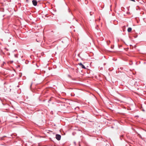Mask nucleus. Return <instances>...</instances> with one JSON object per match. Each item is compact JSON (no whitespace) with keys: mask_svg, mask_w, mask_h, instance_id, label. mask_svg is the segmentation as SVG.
<instances>
[{"mask_svg":"<svg viewBox=\"0 0 146 146\" xmlns=\"http://www.w3.org/2000/svg\"><path fill=\"white\" fill-rule=\"evenodd\" d=\"M15 117H16V118H18V117H17V116H16Z\"/></svg>","mask_w":146,"mask_h":146,"instance_id":"obj_13","label":"nucleus"},{"mask_svg":"<svg viewBox=\"0 0 146 146\" xmlns=\"http://www.w3.org/2000/svg\"><path fill=\"white\" fill-rule=\"evenodd\" d=\"M51 101L50 100H49L48 101V103H49Z\"/></svg>","mask_w":146,"mask_h":146,"instance_id":"obj_10","label":"nucleus"},{"mask_svg":"<svg viewBox=\"0 0 146 146\" xmlns=\"http://www.w3.org/2000/svg\"><path fill=\"white\" fill-rule=\"evenodd\" d=\"M111 127V128H113V127Z\"/></svg>","mask_w":146,"mask_h":146,"instance_id":"obj_21","label":"nucleus"},{"mask_svg":"<svg viewBox=\"0 0 146 146\" xmlns=\"http://www.w3.org/2000/svg\"><path fill=\"white\" fill-rule=\"evenodd\" d=\"M120 69H123V68H122V67H121L120 68Z\"/></svg>","mask_w":146,"mask_h":146,"instance_id":"obj_11","label":"nucleus"},{"mask_svg":"<svg viewBox=\"0 0 146 146\" xmlns=\"http://www.w3.org/2000/svg\"><path fill=\"white\" fill-rule=\"evenodd\" d=\"M4 64H5V62H3V65H4Z\"/></svg>","mask_w":146,"mask_h":146,"instance_id":"obj_12","label":"nucleus"},{"mask_svg":"<svg viewBox=\"0 0 146 146\" xmlns=\"http://www.w3.org/2000/svg\"><path fill=\"white\" fill-rule=\"evenodd\" d=\"M133 63L132 62H131L130 63H129V64L130 65H132V64Z\"/></svg>","mask_w":146,"mask_h":146,"instance_id":"obj_8","label":"nucleus"},{"mask_svg":"<svg viewBox=\"0 0 146 146\" xmlns=\"http://www.w3.org/2000/svg\"><path fill=\"white\" fill-rule=\"evenodd\" d=\"M132 30V28L131 27H129L127 29V31L128 32H130Z\"/></svg>","mask_w":146,"mask_h":146,"instance_id":"obj_4","label":"nucleus"},{"mask_svg":"<svg viewBox=\"0 0 146 146\" xmlns=\"http://www.w3.org/2000/svg\"><path fill=\"white\" fill-rule=\"evenodd\" d=\"M123 135H121V136L123 137Z\"/></svg>","mask_w":146,"mask_h":146,"instance_id":"obj_22","label":"nucleus"},{"mask_svg":"<svg viewBox=\"0 0 146 146\" xmlns=\"http://www.w3.org/2000/svg\"><path fill=\"white\" fill-rule=\"evenodd\" d=\"M143 111H145V110H143Z\"/></svg>","mask_w":146,"mask_h":146,"instance_id":"obj_17","label":"nucleus"},{"mask_svg":"<svg viewBox=\"0 0 146 146\" xmlns=\"http://www.w3.org/2000/svg\"><path fill=\"white\" fill-rule=\"evenodd\" d=\"M90 15L91 16H92V15L94 13L92 12H90Z\"/></svg>","mask_w":146,"mask_h":146,"instance_id":"obj_6","label":"nucleus"},{"mask_svg":"<svg viewBox=\"0 0 146 146\" xmlns=\"http://www.w3.org/2000/svg\"><path fill=\"white\" fill-rule=\"evenodd\" d=\"M32 85V84H31V86Z\"/></svg>","mask_w":146,"mask_h":146,"instance_id":"obj_20","label":"nucleus"},{"mask_svg":"<svg viewBox=\"0 0 146 146\" xmlns=\"http://www.w3.org/2000/svg\"><path fill=\"white\" fill-rule=\"evenodd\" d=\"M61 136L60 135L56 134V138L58 141L60 140L61 139Z\"/></svg>","mask_w":146,"mask_h":146,"instance_id":"obj_1","label":"nucleus"},{"mask_svg":"<svg viewBox=\"0 0 146 146\" xmlns=\"http://www.w3.org/2000/svg\"><path fill=\"white\" fill-rule=\"evenodd\" d=\"M130 1H133V2H135V0H130Z\"/></svg>","mask_w":146,"mask_h":146,"instance_id":"obj_9","label":"nucleus"},{"mask_svg":"<svg viewBox=\"0 0 146 146\" xmlns=\"http://www.w3.org/2000/svg\"><path fill=\"white\" fill-rule=\"evenodd\" d=\"M78 64L81 66V68H84V69H86V68L85 67V66L82 64L81 63H80Z\"/></svg>","mask_w":146,"mask_h":146,"instance_id":"obj_3","label":"nucleus"},{"mask_svg":"<svg viewBox=\"0 0 146 146\" xmlns=\"http://www.w3.org/2000/svg\"><path fill=\"white\" fill-rule=\"evenodd\" d=\"M79 146H81V145H80V144H79Z\"/></svg>","mask_w":146,"mask_h":146,"instance_id":"obj_16","label":"nucleus"},{"mask_svg":"<svg viewBox=\"0 0 146 146\" xmlns=\"http://www.w3.org/2000/svg\"><path fill=\"white\" fill-rule=\"evenodd\" d=\"M14 56H15V57H16V58H17V54H15Z\"/></svg>","mask_w":146,"mask_h":146,"instance_id":"obj_7","label":"nucleus"},{"mask_svg":"<svg viewBox=\"0 0 146 146\" xmlns=\"http://www.w3.org/2000/svg\"><path fill=\"white\" fill-rule=\"evenodd\" d=\"M32 3L34 6H36L37 5V2L36 0H33L32 1Z\"/></svg>","mask_w":146,"mask_h":146,"instance_id":"obj_2","label":"nucleus"},{"mask_svg":"<svg viewBox=\"0 0 146 146\" xmlns=\"http://www.w3.org/2000/svg\"><path fill=\"white\" fill-rule=\"evenodd\" d=\"M74 143L75 144V145L76 144V142H74Z\"/></svg>","mask_w":146,"mask_h":146,"instance_id":"obj_14","label":"nucleus"},{"mask_svg":"<svg viewBox=\"0 0 146 146\" xmlns=\"http://www.w3.org/2000/svg\"><path fill=\"white\" fill-rule=\"evenodd\" d=\"M36 40L37 42H39V41H38V40H37V39Z\"/></svg>","mask_w":146,"mask_h":146,"instance_id":"obj_15","label":"nucleus"},{"mask_svg":"<svg viewBox=\"0 0 146 146\" xmlns=\"http://www.w3.org/2000/svg\"><path fill=\"white\" fill-rule=\"evenodd\" d=\"M26 1L27 2L28 1V0H26Z\"/></svg>","mask_w":146,"mask_h":146,"instance_id":"obj_18","label":"nucleus"},{"mask_svg":"<svg viewBox=\"0 0 146 146\" xmlns=\"http://www.w3.org/2000/svg\"><path fill=\"white\" fill-rule=\"evenodd\" d=\"M137 134H138V136L140 137L141 139H143V138L142 137V136H141V135L139 133H137Z\"/></svg>","mask_w":146,"mask_h":146,"instance_id":"obj_5","label":"nucleus"},{"mask_svg":"<svg viewBox=\"0 0 146 146\" xmlns=\"http://www.w3.org/2000/svg\"><path fill=\"white\" fill-rule=\"evenodd\" d=\"M68 10L69 12H70V11H69V9H68Z\"/></svg>","mask_w":146,"mask_h":146,"instance_id":"obj_19","label":"nucleus"}]
</instances>
